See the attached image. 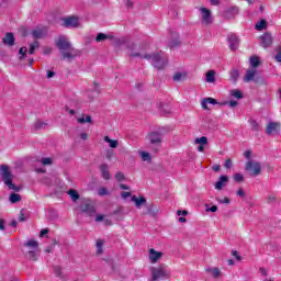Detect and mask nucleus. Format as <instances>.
<instances>
[{"instance_id":"12","label":"nucleus","mask_w":281,"mask_h":281,"mask_svg":"<svg viewBox=\"0 0 281 281\" xmlns=\"http://www.w3.org/2000/svg\"><path fill=\"white\" fill-rule=\"evenodd\" d=\"M147 139H149L150 144H161L164 136L159 132H151L147 136Z\"/></svg>"},{"instance_id":"64","label":"nucleus","mask_w":281,"mask_h":281,"mask_svg":"<svg viewBox=\"0 0 281 281\" xmlns=\"http://www.w3.org/2000/svg\"><path fill=\"white\" fill-rule=\"evenodd\" d=\"M232 254L233 256H235L237 260H240V256H238V251L234 250Z\"/></svg>"},{"instance_id":"38","label":"nucleus","mask_w":281,"mask_h":281,"mask_svg":"<svg viewBox=\"0 0 281 281\" xmlns=\"http://www.w3.org/2000/svg\"><path fill=\"white\" fill-rule=\"evenodd\" d=\"M231 95L237 100H240L243 98V92H240V90H232Z\"/></svg>"},{"instance_id":"21","label":"nucleus","mask_w":281,"mask_h":281,"mask_svg":"<svg viewBox=\"0 0 281 281\" xmlns=\"http://www.w3.org/2000/svg\"><path fill=\"white\" fill-rule=\"evenodd\" d=\"M188 78V72L178 71L173 75V82H181V80H186Z\"/></svg>"},{"instance_id":"5","label":"nucleus","mask_w":281,"mask_h":281,"mask_svg":"<svg viewBox=\"0 0 281 281\" xmlns=\"http://www.w3.org/2000/svg\"><path fill=\"white\" fill-rule=\"evenodd\" d=\"M151 281L157 280H168L170 278V271L166 268V266L151 267Z\"/></svg>"},{"instance_id":"14","label":"nucleus","mask_w":281,"mask_h":281,"mask_svg":"<svg viewBox=\"0 0 281 281\" xmlns=\"http://www.w3.org/2000/svg\"><path fill=\"white\" fill-rule=\"evenodd\" d=\"M239 43L240 42L238 41V36H236V34L228 35V45L233 52H236V49H238Z\"/></svg>"},{"instance_id":"4","label":"nucleus","mask_w":281,"mask_h":281,"mask_svg":"<svg viewBox=\"0 0 281 281\" xmlns=\"http://www.w3.org/2000/svg\"><path fill=\"white\" fill-rule=\"evenodd\" d=\"M24 247H26V257L29 260L36 261L41 256V250L38 249V241L34 239H29L24 243Z\"/></svg>"},{"instance_id":"47","label":"nucleus","mask_w":281,"mask_h":281,"mask_svg":"<svg viewBox=\"0 0 281 281\" xmlns=\"http://www.w3.org/2000/svg\"><path fill=\"white\" fill-rule=\"evenodd\" d=\"M19 54H21L20 58H24V56L27 54V47H21Z\"/></svg>"},{"instance_id":"51","label":"nucleus","mask_w":281,"mask_h":281,"mask_svg":"<svg viewBox=\"0 0 281 281\" xmlns=\"http://www.w3.org/2000/svg\"><path fill=\"white\" fill-rule=\"evenodd\" d=\"M19 221L20 223H23L25 221V213H23V210L20 212Z\"/></svg>"},{"instance_id":"43","label":"nucleus","mask_w":281,"mask_h":281,"mask_svg":"<svg viewBox=\"0 0 281 281\" xmlns=\"http://www.w3.org/2000/svg\"><path fill=\"white\" fill-rule=\"evenodd\" d=\"M234 180H235L237 183H241V181H245V177H244L241 173H235V175H234Z\"/></svg>"},{"instance_id":"32","label":"nucleus","mask_w":281,"mask_h":281,"mask_svg":"<svg viewBox=\"0 0 281 281\" xmlns=\"http://www.w3.org/2000/svg\"><path fill=\"white\" fill-rule=\"evenodd\" d=\"M38 47H41V44L38 42H33L32 44H30V49H29V54H34V52H36V49H38Z\"/></svg>"},{"instance_id":"59","label":"nucleus","mask_w":281,"mask_h":281,"mask_svg":"<svg viewBox=\"0 0 281 281\" xmlns=\"http://www.w3.org/2000/svg\"><path fill=\"white\" fill-rule=\"evenodd\" d=\"M47 78H54V76H56V72H54V70H47Z\"/></svg>"},{"instance_id":"30","label":"nucleus","mask_w":281,"mask_h":281,"mask_svg":"<svg viewBox=\"0 0 281 281\" xmlns=\"http://www.w3.org/2000/svg\"><path fill=\"white\" fill-rule=\"evenodd\" d=\"M68 194L70 195L71 201H78V199H80V194L74 189H70Z\"/></svg>"},{"instance_id":"33","label":"nucleus","mask_w":281,"mask_h":281,"mask_svg":"<svg viewBox=\"0 0 281 281\" xmlns=\"http://www.w3.org/2000/svg\"><path fill=\"white\" fill-rule=\"evenodd\" d=\"M45 126H47L46 123H44L43 121H36L33 125V128L35 131H41V128H45Z\"/></svg>"},{"instance_id":"57","label":"nucleus","mask_w":281,"mask_h":281,"mask_svg":"<svg viewBox=\"0 0 281 281\" xmlns=\"http://www.w3.org/2000/svg\"><path fill=\"white\" fill-rule=\"evenodd\" d=\"M128 196H131V192H122L121 193V198L124 200L128 199Z\"/></svg>"},{"instance_id":"16","label":"nucleus","mask_w":281,"mask_h":281,"mask_svg":"<svg viewBox=\"0 0 281 281\" xmlns=\"http://www.w3.org/2000/svg\"><path fill=\"white\" fill-rule=\"evenodd\" d=\"M229 182V178L227 176H221L220 179L215 183V190H223L225 186Z\"/></svg>"},{"instance_id":"44","label":"nucleus","mask_w":281,"mask_h":281,"mask_svg":"<svg viewBox=\"0 0 281 281\" xmlns=\"http://www.w3.org/2000/svg\"><path fill=\"white\" fill-rule=\"evenodd\" d=\"M250 126L252 128V131H260V124H258V122L250 120Z\"/></svg>"},{"instance_id":"46","label":"nucleus","mask_w":281,"mask_h":281,"mask_svg":"<svg viewBox=\"0 0 281 281\" xmlns=\"http://www.w3.org/2000/svg\"><path fill=\"white\" fill-rule=\"evenodd\" d=\"M54 273L57 278H63V269L60 267H55Z\"/></svg>"},{"instance_id":"1","label":"nucleus","mask_w":281,"mask_h":281,"mask_svg":"<svg viewBox=\"0 0 281 281\" xmlns=\"http://www.w3.org/2000/svg\"><path fill=\"white\" fill-rule=\"evenodd\" d=\"M130 56H132V58H145V60H149L156 69H164L166 65H168V56L164 54V52L150 55L145 54L144 50L140 49L138 53H131Z\"/></svg>"},{"instance_id":"48","label":"nucleus","mask_w":281,"mask_h":281,"mask_svg":"<svg viewBox=\"0 0 281 281\" xmlns=\"http://www.w3.org/2000/svg\"><path fill=\"white\" fill-rule=\"evenodd\" d=\"M277 63H281V47L277 49V55L274 56Z\"/></svg>"},{"instance_id":"27","label":"nucleus","mask_w":281,"mask_h":281,"mask_svg":"<svg viewBox=\"0 0 281 281\" xmlns=\"http://www.w3.org/2000/svg\"><path fill=\"white\" fill-rule=\"evenodd\" d=\"M249 61H250V67H252V69H256L257 67L260 66V58L258 56L250 57Z\"/></svg>"},{"instance_id":"41","label":"nucleus","mask_w":281,"mask_h":281,"mask_svg":"<svg viewBox=\"0 0 281 281\" xmlns=\"http://www.w3.org/2000/svg\"><path fill=\"white\" fill-rule=\"evenodd\" d=\"M108 36L104 33H99L95 37L97 43H102V41H106Z\"/></svg>"},{"instance_id":"52","label":"nucleus","mask_w":281,"mask_h":281,"mask_svg":"<svg viewBox=\"0 0 281 281\" xmlns=\"http://www.w3.org/2000/svg\"><path fill=\"white\" fill-rule=\"evenodd\" d=\"M46 234H49V229L44 228V229L41 231L40 237L43 238V236H46Z\"/></svg>"},{"instance_id":"34","label":"nucleus","mask_w":281,"mask_h":281,"mask_svg":"<svg viewBox=\"0 0 281 281\" xmlns=\"http://www.w3.org/2000/svg\"><path fill=\"white\" fill-rule=\"evenodd\" d=\"M9 200L11 203H19V201H21V195L19 193H12L9 196Z\"/></svg>"},{"instance_id":"25","label":"nucleus","mask_w":281,"mask_h":281,"mask_svg":"<svg viewBox=\"0 0 281 281\" xmlns=\"http://www.w3.org/2000/svg\"><path fill=\"white\" fill-rule=\"evenodd\" d=\"M77 122L79 124H91V122H93V121L91 120V115H85L83 114L81 117L77 119Z\"/></svg>"},{"instance_id":"23","label":"nucleus","mask_w":281,"mask_h":281,"mask_svg":"<svg viewBox=\"0 0 281 281\" xmlns=\"http://www.w3.org/2000/svg\"><path fill=\"white\" fill-rule=\"evenodd\" d=\"M33 38H43L45 36V30L43 29H35L32 31Z\"/></svg>"},{"instance_id":"37","label":"nucleus","mask_w":281,"mask_h":281,"mask_svg":"<svg viewBox=\"0 0 281 281\" xmlns=\"http://www.w3.org/2000/svg\"><path fill=\"white\" fill-rule=\"evenodd\" d=\"M216 75V72H214V70H210L206 74V82H214L215 78L214 76Z\"/></svg>"},{"instance_id":"15","label":"nucleus","mask_w":281,"mask_h":281,"mask_svg":"<svg viewBox=\"0 0 281 281\" xmlns=\"http://www.w3.org/2000/svg\"><path fill=\"white\" fill-rule=\"evenodd\" d=\"M171 41L168 42V46L172 49L175 47H179L181 45V41H179V33L171 32Z\"/></svg>"},{"instance_id":"19","label":"nucleus","mask_w":281,"mask_h":281,"mask_svg":"<svg viewBox=\"0 0 281 281\" xmlns=\"http://www.w3.org/2000/svg\"><path fill=\"white\" fill-rule=\"evenodd\" d=\"M207 104H218V102L214 98H205V99H203L202 102H201L202 109L207 111L210 109V108H207Z\"/></svg>"},{"instance_id":"36","label":"nucleus","mask_w":281,"mask_h":281,"mask_svg":"<svg viewBox=\"0 0 281 281\" xmlns=\"http://www.w3.org/2000/svg\"><path fill=\"white\" fill-rule=\"evenodd\" d=\"M102 247H104V240L98 239L97 240V254L98 255L102 254V251H103Z\"/></svg>"},{"instance_id":"62","label":"nucleus","mask_w":281,"mask_h":281,"mask_svg":"<svg viewBox=\"0 0 281 281\" xmlns=\"http://www.w3.org/2000/svg\"><path fill=\"white\" fill-rule=\"evenodd\" d=\"M80 137H81V139L86 140V139H88L89 135L87 133H81Z\"/></svg>"},{"instance_id":"28","label":"nucleus","mask_w":281,"mask_h":281,"mask_svg":"<svg viewBox=\"0 0 281 281\" xmlns=\"http://www.w3.org/2000/svg\"><path fill=\"white\" fill-rule=\"evenodd\" d=\"M88 98H90V100H93V98H98V95H100V89L98 88V86H94V89L91 91L87 92Z\"/></svg>"},{"instance_id":"11","label":"nucleus","mask_w":281,"mask_h":281,"mask_svg":"<svg viewBox=\"0 0 281 281\" xmlns=\"http://www.w3.org/2000/svg\"><path fill=\"white\" fill-rule=\"evenodd\" d=\"M164 256V252L157 251L154 248L149 249V260L151 265H155L161 260V257Z\"/></svg>"},{"instance_id":"53","label":"nucleus","mask_w":281,"mask_h":281,"mask_svg":"<svg viewBox=\"0 0 281 281\" xmlns=\"http://www.w3.org/2000/svg\"><path fill=\"white\" fill-rule=\"evenodd\" d=\"M237 196H241V198H245V190L244 189H238L237 190Z\"/></svg>"},{"instance_id":"26","label":"nucleus","mask_w":281,"mask_h":281,"mask_svg":"<svg viewBox=\"0 0 281 281\" xmlns=\"http://www.w3.org/2000/svg\"><path fill=\"white\" fill-rule=\"evenodd\" d=\"M255 29L258 32H262V30H267V20H260L259 22L256 23Z\"/></svg>"},{"instance_id":"2","label":"nucleus","mask_w":281,"mask_h":281,"mask_svg":"<svg viewBox=\"0 0 281 281\" xmlns=\"http://www.w3.org/2000/svg\"><path fill=\"white\" fill-rule=\"evenodd\" d=\"M56 47L59 49L64 60H71L80 56V50L76 49L69 38L65 35H60L56 41Z\"/></svg>"},{"instance_id":"31","label":"nucleus","mask_w":281,"mask_h":281,"mask_svg":"<svg viewBox=\"0 0 281 281\" xmlns=\"http://www.w3.org/2000/svg\"><path fill=\"white\" fill-rule=\"evenodd\" d=\"M139 157L143 161H151L153 157L147 151H139Z\"/></svg>"},{"instance_id":"60","label":"nucleus","mask_w":281,"mask_h":281,"mask_svg":"<svg viewBox=\"0 0 281 281\" xmlns=\"http://www.w3.org/2000/svg\"><path fill=\"white\" fill-rule=\"evenodd\" d=\"M0 229L1 232L5 231V221L0 220Z\"/></svg>"},{"instance_id":"49","label":"nucleus","mask_w":281,"mask_h":281,"mask_svg":"<svg viewBox=\"0 0 281 281\" xmlns=\"http://www.w3.org/2000/svg\"><path fill=\"white\" fill-rule=\"evenodd\" d=\"M52 52H53V48L49 47V46H46V47L44 48V54H45V56H49V54H52Z\"/></svg>"},{"instance_id":"22","label":"nucleus","mask_w":281,"mask_h":281,"mask_svg":"<svg viewBox=\"0 0 281 281\" xmlns=\"http://www.w3.org/2000/svg\"><path fill=\"white\" fill-rule=\"evenodd\" d=\"M3 43L4 45H9V47H12V45H14V34L7 33L3 37Z\"/></svg>"},{"instance_id":"18","label":"nucleus","mask_w":281,"mask_h":281,"mask_svg":"<svg viewBox=\"0 0 281 281\" xmlns=\"http://www.w3.org/2000/svg\"><path fill=\"white\" fill-rule=\"evenodd\" d=\"M100 170H101L102 178H103L105 181H109V179H111V173L109 172V165L102 164V165L100 166Z\"/></svg>"},{"instance_id":"7","label":"nucleus","mask_w":281,"mask_h":281,"mask_svg":"<svg viewBox=\"0 0 281 281\" xmlns=\"http://www.w3.org/2000/svg\"><path fill=\"white\" fill-rule=\"evenodd\" d=\"M81 211L85 212V214H88V216H94L95 206L93 204H91L90 200H85L81 203Z\"/></svg>"},{"instance_id":"35","label":"nucleus","mask_w":281,"mask_h":281,"mask_svg":"<svg viewBox=\"0 0 281 281\" xmlns=\"http://www.w3.org/2000/svg\"><path fill=\"white\" fill-rule=\"evenodd\" d=\"M195 144H200V146H207V137L202 136L200 138H195Z\"/></svg>"},{"instance_id":"42","label":"nucleus","mask_w":281,"mask_h":281,"mask_svg":"<svg viewBox=\"0 0 281 281\" xmlns=\"http://www.w3.org/2000/svg\"><path fill=\"white\" fill-rule=\"evenodd\" d=\"M114 179H115L116 181H124L125 176H124V173H123L122 171H119V172H116V173L114 175Z\"/></svg>"},{"instance_id":"40","label":"nucleus","mask_w":281,"mask_h":281,"mask_svg":"<svg viewBox=\"0 0 281 281\" xmlns=\"http://www.w3.org/2000/svg\"><path fill=\"white\" fill-rule=\"evenodd\" d=\"M42 165L43 166H52L54 164V159L46 157V158H42Z\"/></svg>"},{"instance_id":"13","label":"nucleus","mask_w":281,"mask_h":281,"mask_svg":"<svg viewBox=\"0 0 281 281\" xmlns=\"http://www.w3.org/2000/svg\"><path fill=\"white\" fill-rule=\"evenodd\" d=\"M201 14L202 23H204V25H210V23H212V12L207 8H202Z\"/></svg>"},{"instance_id":"61","label":"nucleus","mask_w":281,"mask_h":281,"mask_svg":"<svg viewBox=\"0 0 281 281\" xmlns=\"http://www.w3.org/2000/svg\"><path fill=\"white\" fill-rule=\"evenodd\" d=\"M272 201H276V195H268V203H272Z\"/></svg>"},{"instance_id":"54","label":"nucleus","mask_w":281,"mask_h":281,"mask_svg":"<svg viewBox=\"0 0 281 281\" xmlns=\"http://www.w3.org/2000/svg\"><path fill=\"white\" fill-rule=\"evenodd\" d=\"M102 221H104V215H102V214L97 215L95 222H97V223H102Z\"/></svg>"},{"instance_id":"55","label":"nucleus","mask_w":281,"mask_h":281,"mask_svg":"<svg viewBox=\"0 0 281 281\" xmlns=\"http://www.w3.org/2000/svg\"><path fill=\"white\" fill-rule=\"evenodd\" d=\"M178 216H188V211L183 210V211H177Z\"/></svg>"},{"instance_id":"10","label":"nucleus","mask_w":281,"mask_h":281,"mask_svg":"<svg viewBox=\"0 0 281 281\" xmlns=\"http://www.w3.org/2000/svg\"><path fill=\"white\" fill-rule=\"evenodd\" d=\"M267 135H278L280 133V123L270 122L266 128Z\"/></svg>"},{"instance_id":"9","label":"nucleus","mask_w":281,"mask_h":281,"mask_svg":"<svg viewBox=\"0 0 281 281\" xmlns=\"http://www.w3.org/2000/svg\"><path fill=\"white\" fill-rule=\"evenodd\" d=\"M65 27H79L80 20L76 16H68L64 20Z\"/></svg>"},{"instance_id":"20","label":"nucleus","mask_w":281,"mask_h":281,"mask_svg":"<svg viewBox=\"0 0 281 281\" xmlns=\"http://www.w3.org/2000/svg\"><path fill=\"white\" fill-rule=\"evenodd\" d=\"M132 201H133V203H135V205L138 210L142 207V205L146 204V198H144V196L136 198L135 195H133Z\"/></svg>"},{"instance_id":"58","label":"nucleus","mask_w":281,"mask_h":281,"mask_svg":"<svg viewBox=\"0 0 281 281\" xmlns=\"http://www.w3.org/2000/svg\"><path fill=\"white\" fill-rule=\"evenodd\" d=\"M228 106H231V109H234V106H238V101H229Z\"/></svg>"},{"instance_id":"17","label":"nucleus","mask_w":281,"mask_h":281,"mask_svg":"<svg viewBox=\"0 0 281 281\" xmlns=\"http://www.w3.org/2000/svg\"><path fill=\"white\" fill-rule=\"evenodd\" d=\"M256 74H258V70L256 68H249L246 70V75L244 76V82H251L254 78H256Z\"/></svg>"},{"instance_id":"3","label":"nucleus","mask_w":281,"mask_h":281,"mask_svg":"<svg viewBox=\"0 0 281 281\" xmlns=\"http://www.w3.org/2000/svg\"><path fill=\"white\" fill-rule=\"evenodd\" d=\"M0 176L4 186H7L9 190H13V192L21 191V188L16 187V184L12 182L14 180V175H12V171L10 170V167L8 165L0 166Z\"/></svg>"},{"instance_id":"63","label":"nucleus","mask_w":281,"mask_h":281,"mask_svg":"<svg viewBox=\"0 0 281 281\" xmlns=\"http://www.w3.org/2000/svg\"><path fill=\"white\" fill-rule=\"evenodd\" d=\"M221 3V0H211V5H218Z\"/></svg>"},{"instance_id":"24","label":"nucleus","mask_w":281,"mask_h":281,"mask_svg":"<svg viewBox=\"0 0 281 281\" xmlns=\"http://www.w3.org/2000/svg\"><path fill=\"white\" fill-rule=\"evenodd\" d=\"M103 142L109 144L110 148H117L120 144L117 140L111 139L109 136H104Z\"/></svg>"},{"instance_id":"6","label":"nucleus","mask_w":281,"mask_h":281,"mask_svg":"<svg viewBox=\"0 0 281 281\" xmlns=\"http://www.w3.org/2000/svg\"><path fill=\"white\" fill-rule=\"evenodd\" d=\"M246 170L248 172H250V175H252V177H258V175H260V172H262V166L260 165V162L248 161L246 164Z\"/></svg>"},{"instance_id":"50","label":"nucleus","mask_w":281,"mask_h":281,"mask_svg":"<svg viewBox=\"0 0 281 281\" xmlns=\"http://www.w3.org/2000/svg\"><path fill=\"white\" fill-rule=\"evenodd\" d=\"M218 211V206H216V205H213V206H211V207H207L206 209V212H217Z\"/></svg>"},{"instance_id":"29","label":"nucleus","mask_w":281,"mask_h":281,"mask_svg":"<svg viewBox=\"0 0 281 281\" xmlns=\"http://www.w3.org/2000/svg\"><path fill=\"white\" fill-rule=\"evenodd\" d=\"M207 273H212L213 278H221V270L218 268H207Z\"/></svg>"},{"instance_id":"39","label":"nucleus","mask_w":281,"mask_h":281,"mask_svg":"<svg viewBox=\"0 0 281 281\" xmlns=\"http://www.w3.org/2000/svg\"><path fill=\"white\" fill-rule=\"evenodd\" d=\"M239 76H240V72H238V70L235 69L231 71V80H233V82H236Z\"/></svg>"},{"instance_id":"45","label":"nucleus","mask_w":281,"mask_h":281,"mask_svg":"<svg viewBox=\"0 0 281 281\" xmlns=\"http://www.w3.org/2000/svg\"><path fill=\"white\" fill-rule=\"evenodd\" d=\"M99 196H106L109 194V190L106 188L102 187L98 191Z\"/></svg>"},{"instance_id":"8","label":"nucleus","mask_w":281,"mask_h":281,"mask_svg":"<svg viewBox=\"0 0 281 281\" xmlns=\"http://www.w3.org/2000/svg\"><path fill=\"white\" fill-rule=\"evenodd\" d=\"M272 43H273V37H271V34L265 33L263 35L260 36V45L265 49H267V47H271Z\"/></svg>"},{"instance_id":"56","label":"nucleus","mask_w":281,"mask_h":281,"mask_svg":"<svg viewBox=\"0 0 281 281\" xmlns=\"http://www.w3.org/2000/svg\"><path fill=\"white\" fill-rule=\"evenodd\" d=\"M224 167L227 169L232 168V159H227L224 164Z\"/></svg>"}]
</instances>
